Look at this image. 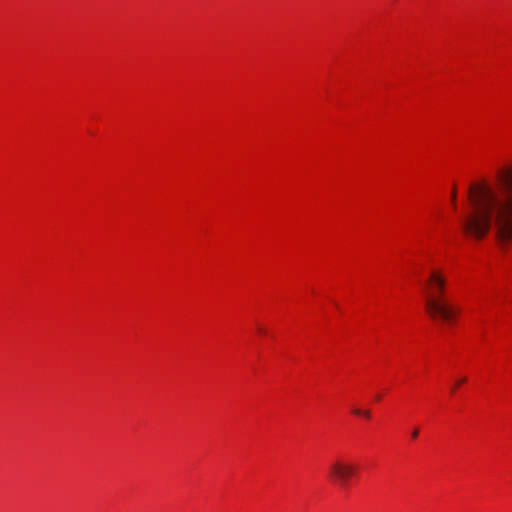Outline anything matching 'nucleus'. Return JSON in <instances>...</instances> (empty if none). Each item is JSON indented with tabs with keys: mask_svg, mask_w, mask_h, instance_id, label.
<instances>
[{
	"mask_svg": "<svg viewBox=\"0 0 512 512\" xmlns=\"http://www.w3.org/2000/svg\"><path fill=\"white\" fill-rule=\"evenodd\" d=\"M468 237L481 240L491 227L501 248L512 240V162L497 169L493 182L480 180L468 189V207L460 220Z\"/></svg>",
	"mask_w": 512,
	"mask_h": 512,
	"instance_id": "f257e3e1",
	"label": "nucleus"
},
{
	"mask_svg": "<svg viewBox=\"0 0 512 512\" xmlns=\"http://www.w3.org/2000/svg\"><path fill=\"white\" fill-rule=\"evenodd\" d=\"M446 280L438 271H432L427 280L425 310L434 320L452 321L459 309L453 306L445 296Z\"/></svg>",
	"mask_w": 512,
	"mask_h": 512,
	"instance_id": "f03ea898",
	"label": "nucleus"
},
{
	"mask_svg": "<svg viewBox=\"0 0 512 512\" xmlns=\"http://www.w3.org/2000/svg\"><path fill=\"white\" fill-rule=\"evenodd\" d=\"M356 473V468L351 463H347L344 461H334L329 466L328 476L330 480L340 487H345L348 483V480L354 476Z\"/></svg>",
	"mask_w": 512,
	"mask_h": 512,
	"instance_id": "7ed1b4c3",
	"label": "nucleus"
},
{
	"mask_svg": "<svg viewBox=\"0 0 512 512\" xmlns=\"http://www.w3.org/2000/svg\"><path fill=\"white\" fill-rule=\"evenodd\" d=\"M352 412H353V414H355L357 416H364L367 419H369L371 417L369 410H361V409L356 408Z\"/></svg>",
	"mask_w": 512,
	"mask_h": 512,
	"instance_id": "20e7f679",
	"label": "nucleus"
},
{
	"mask_svg": "<svg viewBox=\"0 0 512 512\" xmlns=\"http://www.w3.org/2000/svg\"><path fill=\"white\" fill-rule=\"evenodd\" d=\"M466 380H467L466 377H462L459 380H457L456 383L454 384V386L452 387L451 392L454 393L456 391V389L458 388V386H460L462 383H465Z\"/></svg>",
	"mask_w": 512,
	"mask_h": 512,
	"instance_id": "39448f33",
	"label": "nucleus"
},
{
	"mask_svg": "<svg viewBox=\"0 0 512 512\" xmlns=\"http://www.w3.org/2000/svg\"><path fill=\"white\" fill-rule=\"evenodd\" d=\"M456 198H457V190H456V187H453L452 192H451V201H452L454 208H456Z\"/></svg>",
	"mask_w": 512,
	"mask_h": 512,
	"instance_id": "423d86ee",
	"label": "nucleus"
},
{
	"mask_svg": "<svg viewBox=\"0 0 512 512\" xmlns=\"http://www.w3.org/2000/svg\"><path fill=\"white\" fill-rule=\"evenodd\" d=\"M418 435H419V430H418L417 428H415V429L412 431V433H411V437H412L413 439H416V438L418 437Z\"/></svg>",
	"mask_w": 512,
	"mask_h": 512,
	"instance_id": "0eeeda50",
	"label": "nucleus"
}]
</instances>
